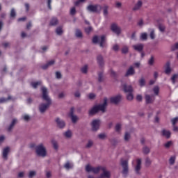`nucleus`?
<instances>
[{
  "instance_id": "1",
  "label": "nucleus",
  "mask_w": 178,
  "mask_h": 178,
  "mask_svg": "<svg viewBox=\"0 0 178 178\" xmlns=\"http://www.w3.org/2000/svg\"><path fill=\"white\" fill-rule=\"evenodd\" d=\"M42 98L44 101H46L47 104L42 103L39 106V111L41 113H44L47 109L49 108V105L51 104V98L48 95V89L47 88L42 86Z\"/></svg>"
},
{
  "instance_id": "2",
  "label": "nucleus",
  "mask_w": 178,
  "mask_h": 178,
  "mask_svg": "<svg viewBox=\"0 0 178 178\" xmlns=\"http://www.w3.org/2000/svg\"><path fill=\"white\" fill-rule=\"evenodd\" d=\"M102 170L103 173L100 175L99 178H109L111 177V172L106 170L104 167H92L90 165H87L86 166V171L88 172H92V173H99Z\"/></svg>"
},
{
  "instance_id": "3",
  "label": "nucleus",
  "mask_w": 178,
  "mask_h": 178,
  "mask_svg": "<svg viewBox=\"0 0 178 178\" xmlns=\"http://www.w3.org/2000/svg\"><path fill=\"white\" fill-rule=\"evenodd\" d=\"M108 106V99L104 98V102L102 104H99L97 106H95L93 108L89 111V115H95V113H97V112H105V109H106V106Z\"/></svg>"
},
{
  "instance_id": "4",
  "label": "nucleus",
  "mask_w": 178,
  "mask_h": 178,
  "mask_svg": "<svg viewBox=\"0 0 178 178\" xmlns=\"http://www.w3.org/2000/svg\"><path fill=\"white\" fill-rule=\"evenodd\" d=\"M36 154L39 156H46L47 155V149H45V147L42 143L39 144L38 146H36Z\"/></svg>"
},
{
  "instance_id": "5",
  "label": "nucleus",
  "mask_w": 178,
  "mask_h": 178,
  "mask_svg": "<svg viewBox=\"0 0 178 178\" xmlns=\"http://www.w3.org/2000/svg\"><path fill=\"white\" fill-rule=\"evenodd\" d=\"M124 92H129V94L127 95V98L129 101L133 100L134 96L131 92H133V88L131 86H126L124 85L123 86Z\"/></svg>"
},
{
  "instance_id": "6",
  "label": "nucleus",
  "mask_w": 178,
  "mask_h": 178,
  "mask_svg": "<svg viewBox=\"0 0 178 178\" xmlns=\"http://www.w3.org/2000/svg\"><path fill=\"white\" fill-rule=\"evenodd\" d=\"M106 41V38L105 35H102L100 38H98V36H95L92 39V42L94 44H97V42H99L100 47H105V42Z\"/></svg>"
},
{
  "instance_id": "7",
  "label": "nucleus",
  "mask_w": 178,
  "mask_h": 178,
  "mask_svg": "<svg viewBox=\"0 0 178 178\" xmlns=\"http://www.w3.org/2000/svg\"><path fill=\"white\" fill-rule=\"evenodd\" d=\"M121 166L122 167V174L124 176L127 175L129 173V161L127 160L121 159Z\"/></svg>"
},
{
  "instance_id": "8",
  "label": "nucleus",
  "mask_w": 178,
  "mask_h": 178,
  "mask_svg": "<svg viewBox=\"0 0 178 178\" xmlns=\"http://www.w3.org/2000/svg\"><path fill=\"white\" fill-rule=\"evenodd\" d=\"M98 9H101V6H99V5H89L87 7V10H88V12H92L93 13H97V12H98Z\"/></svg>"
},
{
  "instance_id": "9",
  "label": "nucleus",
  "mask_w": 178,
  "mask_h": 178,
  "mask_svg": "<svg viewBox=\"0 0 178 178\" xmlns=\"http://www.w3.org/2000/svg\"><path fill=\"white\" fill-rule=\"evenodd\" d=\"M100 124H101V121L99 120H94L91 123L92 130L93 131H97V130L99 129Z\"/></svg>"
},
{
  "instance_id": "10",
  "label": "nucleus",
  "mask_w": 178,
  "mask_h": 178,
  "mask_svg": "<svg viewBox=\"0 0 178 178\" xmlns=\"http://www.w3.org/2000/svg\"><path fill=\"white\" fill-rule=\"evenodd\" d=\"M111 30L118 35H119V34H120V33L122 32V29H120V27H119L116 24H113L111 25Z\"/></svg>"
},
{
  "instance_id": "11",
  "label": "nucleus",
  "mask_w": 178,
  "mask_h": 178,
  "mask_svg": "<svg viewBox=\"0 0 178 178\" xmlns=\"http://www.w3.org/2000/svg\"><path fill=\"white\" fill-rule=\"evenodd\" d=\"M120 99H122V96L117 95V96L111 97L110 101L111 104H119V102H120Z\"/></svg>"
},
{
  "instance_id": "12",
  "label": "nucleus",
  "mask_w": 178,
  "mask_h": 178,
  "mask_svg": "<svg viewBox=\"0 0 178 178\" xmlns=\"http://www.w3.org/2000/svg\"><path fill=\"white\" fill-rule=\"evenodd\" d=\"M145 100L147 104H152L153 101H155V96L146 95H145Z\"/></svg>"
},
{
  "instance_id": "13",
  "label": "nucleus",
  "mask_w": 178,
  "mask_h": 178,
  "mask_svg": "<svg viewBox=\"0 0 178 178\" xmlns=\"http://www.w3.org/2000/svg\"><path fill=\"white\" fill-rule=\"evenodd\" d=\"M56 122L60 129H63V127L65 126V121L60 120L59 118L56 119Z\"/></svg>"
},
{
  "instance_id": "14",
  "label": "nucleus",
  "mask_w": 178,
  "mask_h": 178,
  "mask_svg": "<svg viewBox=\"0 0 178 178\" xmlns=\"http://www.w3.org/2000/svg\"><path fill=\"white\" fill-rule=\"evenodd\" d=\"M133 48L135 49V51L141 52V51H143V49L144 48V44H135L133 46Z\"/></svg>"
},
{
  "instance_id": "15",
  "label": "nucleus",
  "mask_w": 178,
  "mask_h": 178,
  "mask_svg": "<svg viewBox=\"0 0 178 178\" xmlns=\"http://www.w3.org/2000/svg\"><path fill=\"white\" fill-rule=\"evenodd\" d=\"M73 111H74V108H71V112L70 113V116L72 119V122L73 123H76L77 122V120H79V118H77V116L73 115Z\"/></svg>"
},
{
  "instance_id": "16",
  "label": "nucleus",
  "mask_w": 178,
  "mask_h": 178,
  "mask_svg": "<svg viewBox=\"0 0 178 178\" xmlns=\"http://www.w3.org/2000/svg\"><path fill=\"white\" fill-rule=\"evenodd\" d=\"M143 6V1L141 0L138 1V2L135 4L133 10H138Z\"/></svg>"
},
{
  "instance_id": "17",
  "label": "nucleus",
  "mask_w": 178,
  "mask_h": 178,
  "mask_svg": "<svg viewBox=\"0 0 178 178\" xmlns=\"http://www.w3.org/2000/svg\"><path fill=\"white\" fill-rule=\"evenodd\" d=\"M137 165L136 166V173H140V170L141 169V159H138L136 161Z\"/></svg>"
},
{
  "instance_id": "18",
  "label": "nucleus",
  "mask_w": 178,
  "mask_h": 178,
  "mask_svg": "<svg viewBox=\"0 0 178 178\" xmlns=\"http://www.w3.org/2000/svg\"><path fill=\"white\" fill-rule=\"evenodd\" d=\"M134 68L133 67H130L129 69L127 71V73L125 74L126 76H133L134 74Z\"/></svg>"
},
{
  "instance_id": "19",
  "label": "nucleus",
  "mask_w": 178,
  "mask_h": 178,
  "mask_svg": "<svg viewBox=\"0 0 178 178\" xmlns=\"http://www.w3.org/2000/svg\"><path fill=\"white\" fill-rule=\"evenodd\" d=\"M54 63H55V60H51L45 65H43L42 67V69H48V67H49V66H52Z\"/></svg>"
},
{
  "instance_id": "20",
  "label": "nucleus",
  "mask_w": 178,
  "mask_h": 178,
  "mask_svg": "<svg viewBox=\"0 0 178 178\" xmlns=\"http://www.w3.org/2000/svg\"><path fill=\"white\" fill-rule=\"evenodd\" d=\"M8 154H9V147H6L3 150V157L4 159H6L8 158Z\"/></svg>"
},
{
  "instance_id": "21",
  "label": "nucleus",
  "mask_w": 178,
  "mask_h": 178,
  "mask_svg": "<svg viewBox=\"0 0 178 178\" xmlns=\"http://www.w3.org/2000/svg\"><path fill=\"white\" fill-rule=\"evenodd\" d=\"M171 70H172L170 69V63H166L165 73L166 74H169V73H170Z\"/></svg>"
},
{
  "instance_id": "22",
  "label": "nucleus",
  "mask_w": 178,
  "mask_h": 178,
  "mask_svg": "<svg viewBox=\"0 0 178 178\" xmlns=\"http://www.w3.org/2000/svg\"><path fill=\"white\" fill-rule=\"evenodd\" d=\"M97 63H99L100 66L104 65V58H102V56H97Z\"/></svg>"
},
{
  "instance_id": "23",
  "label": "nucleus",
  "mask_w": 178,
  "mask_h": 178,
  "mask_svg": "<svg viewBox=\"0 0 178 178\" xmlns=\"http://www.w3.org/2000/svg\"><path fill=\"white\" fill-rule=\"evenodd\" d=\"M17 123V120L13 119L10 127H8V131H10V130H12V129H13V126H15V124Z\"/></svg>"
},
{
  "instance_id": "24",
  "label": "nucleus",
  "mask_w": 178,
  "mask_h": 178,
  "mask_svg": "<svg viewBox=\"0 0 178 178\" xmlns=\"http://www.w3.org/2000/svg\"><path fill=\"white\" fill-rule=\"evenodd\" d=\"M162 133H163V136H164L167 138H169L170 137V131L163 129Z\"/></svg>"
},
{
  "instance_id": "25",
  "label": "nucleus",
  "mask_w": 178,
  "mask_h": 178,
  "mask_svg": "<svg viewBox=\"0 0 178 178\" xmlns=\"http://www.w3.org/2000/svg\"><path fill=\"white\" fill-rule=\"evenodd\" d=\"M31 85L33 88H37L38 86H41V81L32 82Z\"/></svg>"
},
{
  "instance_id": "26",
  "label": "nucleus",
  "mask_w": 178,
  "mask_h": 178,
  "mask_svg": "<svg viewBox=\"0 0 178 178\" xmlns=\"http://www.w3.org/2000/svg\"><path fill=\"white\" fill-rule=\"evenodd\" d=\"M64 168H65V169H67V170L72 169V168H73V163L67 162L65 164Z\"/></svg>"
},
{
  "instance_id": "27",
  "label": "nucleus",
  "mask_w": 178,
  "mask_h": 178,
  "mask_svg": "<svg viewBox=\"0 0 178 178\" xmlns=\"http://www.w3.org/2000/svg\"><path fill=\"white\" fill-rule=\"evenodd\" d=\"M50 24L51 26H56V24H58V19L52 18Z\"/></svg>"
},
{
  "instance_id": "28",
  "label": "nucleus",
  "mask_w": 178,
  "mask_h": 178,
  "mask_svg": "<svg viewBox=\"0 0 178 178\" xmlns=\"http://www.w3.org/2000/svg\"><path fill=\"white\" fill-rule=\"evenodd\" d=\"M175 161H176V156H172L170 158V160H169L170 164V165H174Z\"/></svg>"
},
{
  "instance_id": "29",
  "label": "nucleus",
  "mask_w": 178,
  "mask_h": 178,
  "mask_svg": "<svg viewBox=\"0 0 178 178\" xmlns=\"http://www.w3.org/2000/svg\"><path fill=\"white\" fill-rule=\"evenodd\" d=\"M147 37H148V35L147 34V33H143L140 35V39L143 40V41H145Z\"/></svg>"
},
{
  "instance_id": "30",
  "label": "nucleus",
  "mask_w": 178,
  "mask_h": 178,
  "mask_svg": "<svg viewBox=\"0 0 178 178\" xmlns=\"http://www.w3.org/2000/svg\"><path fill=\"white\" fill-rule=\"evenodd\" d=\"M76 37H77L78 38H81V37H83V33H81V31L79 29L76 31Z\"/></svg>"
},
{
  "instance_id": "31",
  "label": "nucleus",
  "mask_w": 178,
  "mask_h": 178,
  "mask_svg": "<svg viewBox=\"0 0 178 178\" xmlns=\"http://www.w3.org/2000/svg\"><path fill=\"white\" fill-rule=\"evenodd\" d=\"M64 136L67 138H70V137H72V131H67L65 133H64Z\"/></svg>"
},
{
  "instance_id": "32",
  "label": "nucleus",
  "mask_w": 178,
  "mask_h": 178,
  "mask_svg": "<svg viewBox=\"0 0 178 178\" xmlns=\"http://www.w3.org/2000/svg\"><path fill=\"white\" fill-rule=\"evenodd\" d=\"M84 2H86V0H77L74 3V5L75 6H79V5H81V3H84Z\"/></svg>"
},
{
  "instance_id": "33",
  "label": "nucleus",
  "mask_w": 178,
  "mask_h": 178,
  "mask_svg": "<svg viewBox=\"0 0 178 178\" xmlns=\"http://www.w3.org/2000/svg\"><path fill=\"white\" fill-rule=\"evenodd\" d=\"M56 34H58V35H60L62 34V33H63V31L62 30V28L58 27L56 29Z\"/></svg>"
},
{
  "instance_id": "34",
  "label": "nucleus",
  "mask_w": 178,
  "mask_h": 178,
  "mask_svg": "<svg viewBox=\"0 0 178 178\" xmlns=\"http://www.w3.org/2000/svg\"><path fill=\"white\" fill-rule=\"evenodd\" d=\"M150 38L152 40L155 39V31H154V29H152L150 31Z\"/></svg>"
},
{
  "instance_id": "35",
  "label": "nucleus",
  "mask_w": 178,
  "mask_h": 178,
  "mask_svg": "<svg viewBox=\"0 0 178 178\" xmlns=\"http://www.w3.org/2000/svg\"><path fill=\"white\" fill-rule=\"evenodd\" d=\"M51 143L53 145L54 149H58V142H56V140H52Z\"/></svg>"
},
{
  "instance_id": "36",
  "label": "nucleus",
  "mask_w": 178,
  "mask_h": 178,
  "mask_svg": "<svg viewBox=\"0 0 178 178\" xmlns=\"http://www.w3.org/2000/svg\"><path fill=\"white\" fill-rule=\"evenodd\" d=\"M153 91L156 95H158V94H159V88L158 86H155Z\"/></svg>"
},
{
  "instance_id": "37",
  "label": "nucleus",
  "mask_w": 178,
  "mask_h": 178,
  "mask_svg": "<svg viewBox=\"0 0 178 178\" xmlns=\"http://www.w3.org/2000/svg\"><path fill=\"white\" fill-rule=\"evenodd\" d=\"M122 54H127V52H129V47L124 46L122 49Z\"/></svg>"
},
{
  "instance_id": "38",
  "label": "nucleus",
  "mask_w": 178,
  "mask_h": 178,
  "mask_svg": "<svg viewBox=\"0 0 178 178\" xmlns=\"http://www.w3.org/2000/svg\"><path fill=\"white\" fill-rule=\"evenodd\" d=\"M87 70H88V67L87 65H84L82 68H81V72L82 73H87Z\"/></svg>"
},
{
  "instance_id": "39",
  "label": "nucleus",
  "mask_w": 178,
  "mask_h": 178,
  "mask_svg": "<svg viewBox=\"0 0 178 178\" xmlns=\"http://www.w3.org/2000/svg\"><path fill=\"white\" fill-rule=\"evenodd\" d=\"M178 75L177 74H174L172 77L171 78V80L172 81V83L175 84L176 83V79H177Z\"/></svg>"
},
{
  "instance_id": "40",
  "label": "nucleus",
  "mask_w": 178,
  "mask_h": 178,
  "mask_svg": "<svg viewBox=\"0 0 178 178\" xmlns=\"http://www.w3.org/2000/svg\"><path fill=\"white\" fill-rule=\"evenodd\" d=\"M15 16H16V11L13 8L10 12V17H15Z\"/></svg>"
},
{
  "instance_id": "41",
  "label": "nucleus",
  "mask_w": 178,
  "mask_h": 178,
  "mask_svg": "<svg viewBox=\"0 0 178 178\" xmlns=\"http://www.w3.org/2000/svg\"><path fill=\"white\" fill-rule=\"evenodd\" d=\"M104 16H106V15H108V6H105L104 7Z\"/></svg>"
},
{
  "instance_id": "42",
  "label": "nucleus",
  "mask_w": 178,
  "mask_h": 178,
  "mask_svg": "<svg viewBox=\"0 0 178 178\" xmlns=\"http://www.w3.org/2000/svg\"><path fill=\"white\" fill-rule=\"evenodd\" d=\"M139 83H140V86L141 87H143V86H145V81L144 80V79H141L140 81H139Z\"/></svg>"
},
{
  "instance_id": "43",
  "label": "nucleus",
  "mask_w": 178,
  "mask_h": 178,
  "mask_svg": "<svg viewBox=\"0 0 178 178\" xmlns=\"http://www.w3.org/2000/svg\"><path fill=\"white\" fill-rule=\"evenodd\" d=\"M129 138H130V134L127 132L125 133V135H124L125 141H128Z\"/></svg>"
},
{
  "instance_id": "44",
  "label": "nucleus",
  "mask_w": 178,
  "mask_h": 178,
  "mask_svg": "<svg viewBox=\"0 0 178 178\" xmlns=\"http://www.w3.org/2000/svg\"><path fill=\"white\" fill-rule=\"evenodd\" d=\"M109 73L111 77H116V72H115L113 70H111Z\"/></svg>"
},
{
  "instance_id": "45",
  "label": "nucleus",
  "mask_w": 178,
  "mask_h": 178,
  "mask_svg": "<svg viewBox=\"0 0 178 178\" xmlns=\"http://www.w3.org/2000/svg\"><path fill=\"white\" fill-rule=\"evenodd\" d=\"M35 175V171H31L29 172V177L30 178L34 177Z\"/></svg>"
},
{
  "instance_id": "46",
  "label": "nucleus",
  "mask_w": 178,
  "mask_h": 178,
  "mask_svg": "<svg viewBox=\"0 0 178 178\" xmlns=\"http://www.w3.org/2000/svg\"><path fill=\"white\" fill-rule=\"evenodd\" d=\"M98 137L100 138V140H104L105 137H106V135H105V134H99Z\"/></svg>"
},
{
  "instance_id": "47",
  "label": "nucleus",
  "mask_w": 178,
  "mask_h": 178,
  "mask_svg": "<svg viewBox=\"0 0 178 178\" xmlns=\"http://www.w3.org/2000/svg\"><path fill=\"white\" fill-rule=\"evenodd\" d=\"M70 15H76V8L73 7L71 8Z\"/></svg>"
},
{
  "instance_id": "48",
  "label": "nucleus",
  "mask_w": 178,
  "mask_h": 178,
  "mask_svg": "<svg viewBox=\"0 0 178 178\" xmlns=\"http://www.w3.org/2000/svg\"><path fill=\"white\" fill-rule=\"evenodd\" d=\"M89 99H94L95 98V94L94 93H90L88 95Z\"/></svg>"
},
{
  "instance_id": "49",
  "label": "nucleus",
  "mask_w": 178,
  "mask_h": 178,
  "mask_svg": "<svg viewBox=\"0 0 178 178\" xmlns=\"http://www.w3.org/2000/svg\"><path fill=\"white\" fill-rule=\"evenodd\" d=\"M177 122H178V117L172 120V123L173 126H175V124H176V123H177Z\"/></svg>"
},
{
  "instance_id": "50",
  "label": "nucleus",
  "mask_w": 178,
  "mask_h": 178,
  "mask_svg": "<svg viewBox=\"0 0 178 178\" xmlns=\"http://www.w3.org/2000/svg\"><path fill=\"white\" fill-rule=\"evenodd\" d=\"M121 127H122V125H120V124H117L116 126H115L116 131H120Z\"/></svg>"
},
{
  "instance_id": "51",
  "label": "nucleus",
  "mask_w": 178,
  "mask_h": 178,
  "mask_svg": "<svg viewBox=\"0 0 178 178\" xmlns=\"http://www.w3.org/2000/svg\"><path fill=\"white\" fill-rule=\"evenodd\" d=\"M159 29L160 31H161L162 33H163V31H165V26H163V25H159Z\"/></svg>"
},
{
  "instance_id": "52",
  "label": "nucleus",
  "mask_w": 178,
  "mask_h": 178,
  "mask_svg": "<svg viewBox=\"0 0 178 178\" xmlns=\"http://www.w3.org/2000/svg\"><path fill=\"white\" fill-rule=\"evenodd\" d=\"M143 152L144 154H148L149 152V148L145 147L143 148Z\"/></svg>"
},
{
  "instance_id": "53",
  "label": "nucleus",
  "mask_w": 178,
  "mask_h": 178,
  "mask_svg": "<svg viewBox=\"0 0 178 178\" xmlns=\"http://www.w3.org/2000/svg\"><path fill=\"white\" fill-rule=\"evenodd\" d=\"M148 63L149 65H154V57L152 56L151 57V58L148 61Z\"/></svg>"
},
{
  "instance_id": "54",
  "label": "nucleus",
  "mask_w": 178,
  "mask_h": 178,
  "mask_svg": "<svg viewBox=\"0 0 178 178\" xmlns=\"http://www.w3.org/2000/svg\"><path fill=\"white\" fill-rule=\"evenodd\" d=\"M172 145V141H169L165 144V148H169Z\"/></svg>"
},
{
  "instance_id": "55",
  "label": "nucleus",
  "mask_w": 178,
  "mask_h": 178,
  "mask_svg": "<svg viewBox=\"0 0 178 178\" xmlns=\"http://www.w3.org/2000/svg\"><path fill=\"white\" fill-rule=\"evenodd\" d=\"M145 165H147V166L151 165V160L149 159H145Z\"/></svg>"
},
{
  "instance_id": "56",
  "label": "nucleus",
  "mask_w": 178,
  "mask_h": 178,
  "mask_svg": "<svg viewBox=\"0 0 178 178\" xmlns=\"http://www.w3.org/2000/svg\"><path fill=\"white\" fill-rule=\"evenodd\" d=\"M92 146V141L89 140L88 144L86 145V147H87V148H90Z\"/></svg>"
},
{
  "instance_id": "57",
  "label": "nucleus",
  "mask_w": 178,
  "mask_h": 178,
  "mask_svg": "<svg viewBox=\"0 0 178 178\" xmlns=\"http://www.w3.org/2000/svg\"><path fill=\"white\" fill-rule=\"evenodd\" d=\"M56 76L57 79H60V77H62V74H60V72H56Z\"/></svg>"
},
{
  "instance_id": "58",
  "label": "nucleus",
  "mask_w": 178,
  "mask_h": 178,
  "mask_svg": "<svg viewBox=\"0 0 178 178\" xmlns=\"http://www.w3.org/2000/svg\"><path fill=\"white\" fill-rule=\"evenodd\" d=\"M91 30H92V28L91 26L85 29L86 33H90L91 31Z\"/></svg>"
},
{
  "instance_id": "59",
  "label": "nucleus",
  "mask_w": 178,
  "mask_h": 178,
  "mask_svg": "<svg viewBox=\"0 0 178 178\" xmlns=\"http://www.w3.org/2000/svg\"><path fill=\"white\" fill-rule=\"evenodd\" d=\"M23 119L24 120H26V121L29 120L30 116H29L28 115H25L23 116Z\"/></svg>"
},
{
  "instance_id": "60",
  "label": "nucleus",
  "mask_w": 178,
  "mask_h": 178,
  "mask_svg": "<svg viewBox=\"0 0 178 178\" xmlns=\"http://www.w3.org/2000/svg\"><path fill=\"white\" fill-rule=\"evenodd\" d=\"M113 49L114 51H118L119 50V45H118V44L114 45L113 47Z\"/></svg>"
},
{
  "instance_id": "61",
  "label": "nucleus",
  "mask_w": 178,
  "mask_h": 178,
  "mask_svg": "<svg viewBox=\"0 0 178 178\" xmlns=\"http://www.w3.org/2000/svg\"><path fill=\"white\" fill-rule=\"evenodd\" d=\"M172 51H175V49H178V43H176L172 47Z\"/></svg>"
},
{
  "instance_id": "62",
  "label": "nucleus",
  "mask_w": 178,
  "mask_h": 178,
  "mask_svg": "<svg viewBox=\"0 0 178 178\" xmlns=\"http://www.w3.org/2000/svg\"><path fill=\"white\" fill-rule=\"evenodd\" d=\"M136 99L137 101H141L143 99V96H141L140 95H137Z\"/></svg>"
},
{
  "instance_id": "63",
  "label": "nucleus",
  "mask_w": 178,
  "mask_h": 178,
  "mask_svg": "<svg viewBox=\"0 0 178 178\" xmlns=\"http://www.w3.org/2000/svg\"><path fill=\"white\" fill-rule=\"evenodd\" d=\"M115 6H116L117 8H121V6H122V3H120V2H117V3H115Z\"/></svg>"
},
{
  "instance_id": "64",
  "label": "nucleus",
  "mask_w": 178,
  "mask_h": 178,
  "mask_svg": "<svg viewBox=\"0 0 178 178\" xmlns=\"http://www.w3.org/2000/svg\"><path fill=\"white\" fill-rule=\"evenodd\" d=\"M99 81H102V73L99 74Z\"/></svg>"
}]
</instances>
